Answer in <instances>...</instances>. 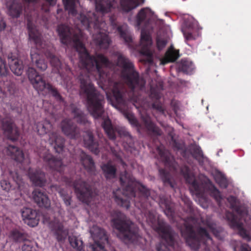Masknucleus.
Here are the masks:
<instances>
[{
	"label": "nucleus",
	"mask_w": 251,
	"mask_h": 251,
	"mask_svg": "<svg viewBox=\"0 0 251 251\" xmlns=\"http://www.w3.org/2000/svg\"><path fill=\"white\" fill-rule=\"evenodd\" d=\"M120 182L123 192L119 189L113 192L115 202L126 209L130 207V201L143 209L147 222L161 236L165 243H160L157 251H171L170 247L175 249L178 246L176 235L172 227L164 222L156 219L154 211L147 209V200L150 196L149 189L137 181L132 174L124 171L120 174Z\"/></svg>",
	"instance_id": "nucleus-1"
},
{
	"label": "nucleus",
	"mask_w": 251,
	"mask_h": 251,
	"mask_svg": "<svg viewBox=\"0 0 251 251\" xmlns=\"http://www.w3.org/2000/svg\"><path fill=\"white\" fill-rule=\"evenodd\" d=\"M65 8L69 14L76 17L81 25V27L89 31L93 28L96 33L93 35V39L96 45L100 49H107L111 40L107 33V25L102 16L99 13L105 14L111 11L113 5L111 0H95L96 12H80L77 14L76 4L78 0H63Z\"/></svg>",
	"instance_id": "nucleus-2"
},
{
	"label": "nucleus",
	"mask_w": 251,
	"mask_h": 251,
	"mask_svg": "<svg viewBox=\"0 0 251 251\" xmlns=\"http://www.w3.org/2000/svg\"><path fill=\"white\" fill-rule=\"evenodd\" d=\"M56 31L62 44L67 45L73 43L74 48L78 53L80 62L83 68L87 70L91 68L95 69L101 82L109 79L107 70L114 67L112 61L102 53L91 55L81 41L80 35L75 32L74 29L68 25H59Z\"/></svg>",
	"instance_id": "nucleus-3"
},
{
	"label": "nucleus",
	"mask_w": 251,
	"mask_h": 251,
	"mask_svg": "<svg viewBox=\"0 0 251 251\" xmlns=\"http://www.w3.org/2000/svg\"><path fill=\"white\" fill-rule=\"evenodd\" d=\"M78 79L80 83V93L86 99V105L88 111L94 118H101L104 112L103 96L92 83L88 72H81Z\"/></svg>",
	"instance_id": "nucleus-4"
},
{
	"label": "nucleus",
	"mask_w": 251,
	"mask_h": 251,
	"mask_svg": "<svg viewBox=\"0 0 251 251\" xmlns=\"http://www.w3.org/2000/svg\"><path fill=\"white\" fill-rule=\"evenodd\" d=\"M151 17V12L148 8H142L136 16V26L138 29L142 27L140 52L145 56V58L143 59V61L149 65H152L153 63V53L151 50L152 42L150 33L146 29L150 27Z\"/></svg>",
	"instance_id": "nucleus-5"
},
{
	"label": "nucleus",
	"mask_w": 251,
	"mask_h": 251,
	"mask_svg": "<svg viewBox=\"0 0 251 251\" xmlns=\"http://www.w3.org/2000/svg\"><path fill=\"white\" fill-rule=\"evenodd\" d=\"M156 150L161 161L166 167L169 168L171 171L175 172H176L177 169L179 168L180 174L184 177L186 182L190 184L191 189L193 190L197 195L203 194L202 184L196 180L194 174L191 172L188 166L184 165L179 167L170 152L164 148L158 147Z\"/></svg>",
	"instance_id": "nucleus-6"
},
{
	"label": "nucleus",
	"mask_w": 251,
	"mask_h": 251,
	"mask_svg": "<svg viewBox=\"0 0 251 251\" xmlns=\"http://www.w3.org/2000/svg\"><path fill=\"white\" fill-rule=\"evenodd\" d=\"M116 65L121 68V77L130 89L132 94L135 90H142L144 87L145 80L140 76L134 64L128 58L117 53Z\"/></svg>",
	"instance_id": "nucleus-7"
},
{
	"label": "nucleus",
	"mask_w": 251,
	"mask_h": 251,
	"mask_svg": "<svg viewBox=\"0 0 251 251\" xmlns=\"http://www.w3.org/2000/svg\"><path fill=\"white\" fill-rule=\"evenodd\" d=\"M112 91L114 99L112 105L123 114L133 126L136 127L139 130L141 126L128 107L126 99L129 100L131 98H126V91L123 84L119 82H114Z\"/></svg>",
	"instance_id": "nucleus-8"
},
{
	"label": "nucleus",
	"mask_w": 251,
	"mask_h": 251,
	"mask_svg": "<svg viewBox=\"0 0 251 251\" xmlns=\"http://www.w3.org/2000/svg\"><path fill=\"white\" fill-rule=\"evenodd\" d=\"M114 228L119 232L118 237L123 242L133 243L137 240L138 229L133 223L123 213L117 212V217L112 220Z\"/></svg>",
	"instance_id": "nucleus-9"
},
{
	"label": "nucleus",
	"mask_w": 251,
	"mask_h": 251,
	"mask_svg": "<svg viewBox=\"0 0 251 251\" xmlns=\"http://www.w3.org/2000/svg\"><path fill=\"white\" fill-rule=\"evenodd\" d=\"M181 233L186 243L195 251L199 250L202 244L205 245V239H211L205 228L200 226L195 228L192 225L187 223L185 224L184 229L181 230Z\"/></svg>",
	"instance_id": "nucleus-10"
},
{
	"label": "nucleus",
	"mask_w": 251,
	"mask_h": 251,
	"mask_svg": "<svg viewBox=\"0 0 251 251\" xmlns=\"http://www.w3.org/2000/svg\"><path fill=\"white\" fill-rule=\"evenodd\" d=\"M28 79L33 88L38 92L47 89L49 92L59 102H64V100L56 88L49 83H46L41 75H39L33 67H29L27 71Z\"/></svg>",
	"instance_id": "nucleus-11"
},
{
	"label": "nucleus",
	"mask_w": 251,
	"mask_h": 251,
	"mask_svg": "<svg viewBox=\"0 0 251 251\" xmlns=\"http://www.w3.org/2000/svg\"><path fill=\"white\" fill-rule=\"evenodd\" d=\"M72 185L78 200L88 204L93 195L91 185L80 177L76 178L73 182Z\"/></svg>",
	"instance_id": "nucleus-12"
},
{
	"label": "nucleus",
	"mask_w": 251,
	"mask_h": 251,
	"mask_svg": "<svg viewBox=\"0 0 251 251\" xmlns=\"http://www.w3.org/2000/svg\"><path fill=\"white\" fill-rule=\"evenodd\" d=\"M45 53L46 57L50 59L54 71L59 74L64 81L69 80L72 75L70 68L66 64L62 63L60 59L50 51H47Z\"/></svg>",
	"instance_id": "nucleus-13"
},
{
	"label": "nucleus",
	"mask_w": 251,
	"mask_h": 251,
	"mask_svg": "<svg viewBox=\"0 0 251 251\" xmlns=\"http://www.w3.org/2000/svg\"><path fill=\"white\" fill-rule=\"evenodd\" d=\"M37 152L39 156L43 159L46 165L50 170L56 171L60 174L62 173L64 167L62 158L54 156L50 152L49 150L46 148L39 149Z\"/></svg>",
	"instance_id": "nucleus-14"
},
{
	"label": "nucleus",
	"mask_w": 251,
	"mask_h": 251,
	"mask_svg": "<svg viewBox=\"0 0 251 251\" xmlns=\"http://www.w3.org/2000/svg\"><path fill=\"white\" fill-rule=\"evenodd\" d=\"M90 232L95 242L90 246L91 251H106L104 245L108 243V237L105 231L97 226H94Z\"/></svg>",
	"instance_id": "nucleus-15"
},
{
	"label": "nucleus",
	"mask_w": 251,
	"mask_h": 251,
	"mask_svg": "<svg viewBox=\"0 0 251 251\" xmlns=\"http://www.w3.org/2000/svg\"><path fill=\"white\" fill-rule=\"evenodd\" d=\"M101 126L108 138L111 140H115L117 134H118L121 137H128L130 140L132 141V137L125 128L113 125L108 118L103 119Z\"/></svg>",
	"instance_id": "nucleus-16"
},
{
	"label": "nucleus",
	"mask_w": 251,
	"mask_h": 251,
	"mask_svg": "<svg viewBox=\"0 0 251 251\" xmlns=\"http://www.w3.org/2000/svg\"><path fill=\"white\" fill-rule=\"evenodd\" d=\"M0 77L3 81L4 91L6 90L9 94L15 92V84L10 80L9 71L5 59L0 57Z\"/></svg>",
	"instance_id": "nucleus-17"
},
{
	"label": "nucleus",
	"mask_w": 251,
	"mask_h": 251,
	"mask_svg": "<svg viewBox=\"0 0 251 251\" xmlns=\"http://www.w3.org/2000/svg\"><path fill=\"white\" fill-rule=\"evenodd\" d=\"M226 217L229 222L230 227L238 230L239 235L248 242L251 241V236L247 230L244 228L243 224L240 222L237 216L231 212H227Z\"/></svg>",
	"instance_id": "nucleus-18"
},
{
	"label": "nucleus",
	"mask_w": 251,
	"mask_h": 251,
	"mask_svg": "<svg viewBox=\"0 0 251 251\" xmlns=\"http://www.w3.org/2000/svg\"><path fill=\"white\" fill-rule=\"evenodd\" d=\"M61 128L63 134L72 139H77L80 137V128L70 119H65L61 123Z\"/></svg>",
	"instance_id": "nucleus-19"
},
{
	"label": "nucleus",
	"mask_w": 251,
	"mask_h": 251,
	"mask_svg": "<svg viewBox=\"0 0 251 251\" xmlns=\"http://www.w3.org/2000/svg\"><path fill=\"white\" fill-rule=\"evenodd\" d=\"M1 123L2 129L7 138L13 141L17 140L20 133L18 128L15 126L13 119L6 116L1 119Z\"/></svg>",
	"instance_id": "nucleus-20"
},
{
	"label": "nucleus",
	"mask_w": 251,
	"mask_h": 251,
	"mask_svg": "<svg viewBox=\"0 0 251 251\" xmlns=\"http://www.w3.org/2000/svg\"><path fill=\"white\" fill-rule=\"evenodd\" d=\"M75 155L79 158L80 163L88 173L92 174L95 172V162L91 156L86 154L80 149L77 150Z\"/></svg>",
	"instance_id": "nucleus-21"
},
{
	"label": "nucleus",
	"mask_w": 251,
	"mask_h": 251,
	"mask_svg": "<svg viewBox=\"0 0 251 251\" xmlns=\"http://www.w3.org/2000/svg\"><path fill=\"white\" fill-rule=\"evenodd\" d=\"M27 27L29 39L34 42L37 49H43L44 47L41 34L36 29L34 25L29 19L27 20Z\"/></svg>",
	"instance_id": "nucleus-22"
},
{
	"label": "nucleus",
	"mask_w": 251,
	"mask_h": 251,
	"mask_svg": "<svg viewBox=\"0 0 251 251\" xmlns=\"http://www.w3.org/2000/svg\"><path fill=\"white\" fill-rule=\"evenodd\" d=\"M22 216L25 223L31 227L36 226L40 220V216L37 211L29 208L23 209Z\"/></svg>",
	"instance_id": "nucleus-23"
},
{
	"label": "nucleus",
	"mask_w": 251,
	"mask_h": 251,
	"mask_svg": "<svg viewBox=\"0 0 251 251\" xmlns=\"http://www.w3.org/2000/svg\"><path fill=\"white\" fill-rule=\"evenodd\" d=\"M83 136V142L85 146L92 152L97 155L100 152L99 145L98 141L95 139L92 131L87 130Z\"/></svg>",
	"instance_id": "nucleus-24"
},
{
	"label": "nucleus",
	"mask_w": 251,
	"mask_h": 251,
	"mask_svg": "<svg viewBox=\"0 0 251 251\" xmlns=\"http://www.w3.org/2000/svg\"><path fill=\"white\" fill-rule=\"evenodd\" d=\"M159 204L163 209L165 214L169 218H173L175 216V204L172 202L171 197L165 195L159 196Z\"/></svg>",
	"instance_id": "nucleus-25"
},
{
	"label": "nucleus",
	"mask_w": 251,
	"mask_h": 251,
	"mask_svg": "<svg viewBox=\"0 0 251 251\" xmlns=\"http://www.w3.org/2000/svg\"><path fill=\"white\" fill-rule=\"evenodd\" d=\"M7 14L13 18H18L23 10V4L19 0H7Z\"/></svg>",
	"instance_id": "nucleus-26"
},
{
	"label": "nucleus",
	"mask_w": 251,
	"mask_h": 251,
	"mask_svg": "<svg viewBox=\"0 0 251 251\" xmlns=\"http://www.w3.org/2000/svg\"><path fill=\"white\" fill-rule=\"evenodd\" d=\"M34 201L40 207L48 208L50 202L45 192L40 189H35L32 192Z\"/></svg>",
	"instance_id": "nucleus-27"
},
{
	"label": "nucleus",
	"mask_w": 251,
	"mask_h": 251,
	"mask_svg": "<svg viewBox=\"0 0 251 251\" xmlns=\"http://www.w3.org/2000/svg\"><path fill=\"white\" fill-rule=\"evenodd\" d=\"M28 176L35 186L43 187L45 185L47 182L46 174L41 170L29 169Z\"/></svg>",
	"instance_id": "nucleus-28"
},
{
	"label": "nucleus",
	"mask_w": 251,
	"mask_h": 251,
	"mask_svg": "<svg viewBox=\"0 0 251 251\" xmlns=\"http://www.w3.org/2000/svg\"><path fill=\"white\" fill-rule=\"evenodd\" d=\"M8 61L11 71L17 75H21L24 70L22 61L11 53L8 55Z\"/></svg>",
	"instance_id": "nucleus-29"
},
{
	"label": "nucleus",
	"mask_w": 251,
	"mask_h": 251,
	"mask_svg": "<svg viewBox=\"0 0 251 251\" xmlns=\"http://www.w3.org/2000/svg\"><path fill=\"white\" fill-rule=\"evenodd\" d=\"M71 113L73 114L74 119H76L78 124L89 126L91 123L88 120L87 115L75 104L70 105Z\"/></svg>",
	"instance_id": "nucleus-30"
},
{
	"label": "nucleus",
	"mask_w": 251,
	"mask_h": 251,
	"mask_svg": "<svg viewBox=\"0 0 251 251\" xmlns=\"http://www.w3.org/2000/svg\"><path fill=\"white\" fill-rule=\"evenodd\" d=\"M142 120L147 130L154 135H161L162 134L161 129L151 121V117L147 114L141 115Z\"/></svg>",
	"instance_id": "nucleus-31"
},
{
	"label": "nucleus",
	"mask_w": 251,
	"mask_h": 251,
	"mask_svg": "<svg viewBox=\"0 0 251 251\" xmlns=\"http://www.w3.org/2000/svg\"><path fill=\"white\" fill-rule=\"evenodd\" d=\"M49 141L50 144H54V149L58 153H62L64 151L65 139L58 135L57 132H52L49 135Z\"/></svg>",
	"instance_id": "nucleus-32"
},
{
	"label": "nucleus",
	"mask_w": 251,
	"mask_h": 251,
	"mask_svg": "<svg viewBox=\"0 0 251 251\" xmlns=\"http://www.w3.org/2000/svg\"><path fill=\"white\" fill-rule=\"evenodd\" d=\"M188 151L200 165L202 166L204 164V160L207 158L204 156L201 148L199 145L196 144H191L189 146Z\"/></svg>",
	"instance_id": "nucleus-33"
},
{
	"label": "nucleus",
	"mask_w": 251,
	"mask_h": 251,
	"mask_svg": "<svg viewBox=\"0 0 251 251\" xmlns=\"http://www.w3.org/2000/svg\"><path fill=\"white\" fill-rule=\"evenodd\" d=\"M9 237L14 242H26L28 235L23 229L15 228L10 231Z\"/></svg>",
	"instance_id": "nucleus-34"
},
{
	"label": "nucleus",
	"mask_w": 251,
	"mask_h": 251,
	"mask_svg": "<svg viewBox=\"0 0 251 251\" xmlns=\"http://www.w3.org/2000/svg\"><path fill=\"white\" fill-rule=\"evenodd\" d=\"M6 153L11 158L18 162H22L24 159V154L22 151L17 147L9 145L6 149Z\"/></svg>",
	"instance_id": "nucleus-35"
},
{
	"label": "nucleus",
	"mask_w": 251,
	"mask_h": 251,
	"mask_svg": "<svg viewBox=\"0 0 251 251\" xmlns=\"http://www.w3.org/2000/svg\"><path fill=\"white\" fill-rule=\"evenodd\" d=\"M179 57V50H175L173 46L172 45L166 51L164 57L161 60V63L162 64L165 65L169 62H174Z\"/></svg>",
	"instance_id": "nucleus-36"
},
{
	"label": "nucleus",
	"mask_w": 251,
	"mask_h": 251,
	"mask_svg": "<svg viewBox=\"0 0 251 251\" xmlns=\"http://www.w3.org/2000/svg\"><path fill=\"white\" fill-rule=\"evenodd\" d=\"M101 169L103 175L107 180L114 179L117 176V168L114 165L108 162L103 164Z\"/></svg>",
	"instance_id": "nucleus-37"
},
{
	"label": "nucleus",
	"mask_w": 251,
	"mask_h": 251,
	"mask_svg": "<svg viewBox=\"0 0 251 251\" xmlns=\"http://www.w3.org/2000/svg\"><path fill=\"white\" fill-rule=\"evenodd\" d=\"M159 173L164 185H169L174 189L176 188V181L169 172L164 169H159Z\"/></svg>",
	"instance_id": "nucleus-38"
},
{
	"label": "nucleus",
	"mask_w": 251,
	"mask_h": 251,
	"mask_svg": "<svg viewBox=\"0 0 251 251\" xmlns=\"http://www.w3.org/2000/svg\"><path fill=\"white\" fill-rule=\"evenodd\" d=\"M31 61L33 64L41 71H45L48 67L47 62L44 59L41 58L40 55L38 53H33V51H31L30 53Z\"/></svg>",
	"instance_id": "nucleus-39"
},
{
	"label": "nucleus",
	"mask_w": 251,
	"mask_h": 251,
	"mask_svg": "<svg viewBox=\"0 0 251 251\" xmlns=\"http://www.w3.org/2000/svg\"><path fill=\"white\" fill-rule=\"evenodd\" d=\"M144 0H121L120 6L125 12H129L138 7L140 3H143Z\"/></svg>",
	"instance_id": "nucleus-40"
},
{
	"label": "nucleus",
	"mask_w": 251,
	"mask_h": 251,
	"mask_svg": "<svg viewBox=\"0 0 251 251\" xmlns=\"http://www.w3.org/2000/svg\"><path fill=\"white\" fill-rule=\"evenodd\" d=\"M51 230L54 231L58 241L64 240L66 236V232L64 230L63 224L59 222H55L51 226Z\"/></svg>",
	"instance_id": "nucleus-41"
},
{
	"label": "nucleus",
	"mask_w": 251,
	"mask_h": 251,
	"mask_svg": "<svg viewBox=\"0 0 251 251\" xmlns=\"http://www.w3.org/2000/svg\"><path fill=\"white\" fill-rule=\"evenodd\" d=\"M36 129L38 133L43 135L49 133L52 129V125L48 120H44L36 124Z\"/></svg>",
	"instance_id": "nucleus-42"
},
{
	"label": "nucleus",
	"mask_w": 251,
	"mask_h": 251,
	"mask_svg": "<svg viewBox=\"0 0 251 251\" xmlns=\"http://www.w3.org/2000/svg\"><path fill=\"white\" fill-rule=\"evenodd\" d=\"M50 187L52 190H54L58 192L66 206L71 205V195L65 189L60 188V186L57 185H52Z\"/></svg>",
	"instance_id": "nucleus-43"
},
{
	"label": "nucleus",
	"mask_w": 251,
	"mask_h": 251,
	"mask_svg": "<svg viewBox=\"0 0 251 251\" xmlns=\"http://www.w3.org/2000/svg\"><path fill=\"white\" fill-rule=\"evenodd\" d=\"M117 31L120 38L123 39L125 43H130L132 42V38L128 32L126 25H123L118 26L117 28Z\"/></svg>",
	"instance_id": "nucleus-44"
},
{
	"label": "nucleus",
	"mask_w": 251,
	"mask_h": 251,
	"mask_svg": "<svg viewBox=\"0 0 251 251\" xmlns=\"http://www.w3.org/2000/svg\"><path fill=\"white\" fill-rule=\"evenodd\" d=\"M210 196L213 198L217 202H219L222 200V197L219 190L213 184H210L207 188Z\"/></svg>",
	"instance_id": "nucleus-45"
},
{
	"label": "nucleus",
	"mask_w": 251,
	"mask_h": 251,
	"mask_svg": "<svg viewBox=\"0 0 251 251\" xmlns=\"http://www.w3.org/2000/svg\"><path fill=\"white\" fill-rule=\"evenodd\" d=\"M69 241L71 246L78 251H81L83 249V242L79 240L75 236H69Z\"/></svg>",
	"instance_id": "nucleus-46"
},
{
	"label": "nucleus",
	"mask_w": 251,
	"mask_h": 251,
	"mask_svg": "<svg viewBox=\"0 0 251 251\" xmlns=\"http://www.w3.org/2000/svg\"><path fill=\"white\" fill-rule=\"evenodd\" d=\"M232 245L233 251H251V247L247 244L234 241Z\"/></svg>",
	"instance_id": "nucleus-47"
},
{
	"label": "nucleus",
	"mask_w": 251,
	"mask_h": 251,
	"mask_svg": "<svg viewBox=\"0 0 251 251\" xmlns=\"http://www.w3.org/2000/svg\"><path fill=\"white\" fill-rule=\"evenodd\" d=\"M215 180L219 186L222 188H226L228 186V181L225 176L221 173L216 175Z\"/></svg>",
	"instance_id": "nucleus-48"
},
{
	"label": "nucleus",
	"mask_w": 251,
	"mask_h": 251,
	"mask_svg": "<svg viewBox=\"0 0 251 251\" xmlns=\"http://www.w3.org/2000/svg\"><path fill=\"white\" fill-rule=\"evenodd\" d=\"M179 69L183 72L189 74L193 71L194 65L191 62L187 60H184L181 61Z\"/></svg>",
	"instance_id": "nucleus-49"
},
{
	"label": "nucleus",
	"mask_w": 251,
	"mask_h": 251,
	"mask_svg": "<svg viewBox=\"0 0 251 251\" xmlns=\"http://www.w3.org/2000/svg\"><path fill=\"white\" fill-rule=\"evenodd\" d=\"M0 186L1 189L6 192L15 189V187L11 184L9 180L7 179H2L0 181Z\"/></svg>",
	"instance_id": "nucleus-50"
},
{
	"label": "nucleus",
	"mask_w": 251,
	"mask_h": 251,
	"mask_svg": "<svg viewBox=\"0 0 251 251\" xmlns=\"http://www.w3.org/2000/svg\"><path fill=\"white\" fill-rule=\"evenodd\" d=\"M10 175L16 183L18 189L21 190L23 184L22 176L17 172H11Z\"/></svg>",
	"instance_id": "nucleus-51"
},
{
	"label": "nucleus",
	"mask_w": 251,
	"mask_h": 251,
	"mask_svg": "<svg viewBox=\"0 0 251 251\" xmlns=\"http://www.w3.org/2000/svg\"><path fill=\"white\" fill-rule=\"evenodd\" d=\"M167 42V39L160 37H157L156 44L157 50H162L166 47Z\"/></svg>",
	"instance_id": "nucleus-52"
},
{
	"label": "nucleus",
	"mask_w": 251,
	"mask_h": 251,
	"mask_svg": "<svg viewBox=\"0 0 251 251\" xmlns=\"http://www.w3.org/2000/svg\"><path fill=\"white\" fill-rule=\"evenodd\" d=\"M231 208L241 217L248 214L247 210L240 205L236 204L232 207Z\"/></svg>",
	"instance_id": "nucleus-53"
},
{
	"label": "nucleus",
	"mask_w": 251,
	"mask_h": 251,
	"mask_svg": "<svg viewBox=\"0 0 251 251\" xmlns=\"http://www.w3.org/2000/svg\"><path fill=\"white\" fill-rule=\"evenodd\" d=\"M173 147L176 150H182L181 155L183 157L186 158L187 156V151L186 149H183V145L181 143L176 142V140L173 141Z\"/></svg>",
	"instance_id": "nucleus-54"
},
{
	"label": "nucleus",
	"mask_w": 251,
	"mask_h": 251,
	"mask_svg": "<svg viewBox=\"0 0 251 251\" xmlns=\"http://www.w3.org/2000/svg\"><path fill=\"white\" fill-rule=\"evenodd\" d=\"M150 97L156 100H159L160 97L159 93L158 91L152 86H151L150 88Z\"/></svg>",
	"instance_id": "nucleus-55"
},
{
	"label": "nucleus",
	"mask_w": 251,
	"mask_h": 251,
	"mask_svg": "<svg viewBox=\"0 0 251 251\" xmlns=\"http://www.w3.org/2000/svg\"><path fill=\"white\" fill-rule=\"evenodd\" d=\"M22 251H33L34 247L32 243L28 241L25 242L22 247Z\"/></svg>",
	"instance_id": "nucleus-56"
},
{
	"label": "nucleus",
	"mask_w": 251,
	"mask_h": 251,
	"mask_svg": "<svg viewBox=\"0 0 251 251\" xmlns=\"http://www.w3.org/2000/svg\"><path fill=\"white\" fill-rule=\"evenodd\" d=\"M183 35L187 41L195 40V37L190 30L183 31Z\"/></svg>",
	"instance_id": "nucleus-57"
},
{
	"label": "nucleus",
	"mask_w": 251,
	"mask_h": 251,
	"mask_svg": "<svg viewBox=\"0 0 251 251\" xmlns=\"http://www.w3.org/2000/svg\"><path fill=\"white\" fill-rule=\"evenodd\" d=\"M152 107L161 113H163L164 112L163 107L161 104L158 101H156L152 104Z\"/></svg>",
	"instance_id": "nucleus-58"
},
{
	"label": "nucleus",
	"mask_w": 251,
	"mask_h": 251,
	"mask_svg": "<svg viewBox=\"0 0 251 251\" xmlns=\"http://www.w3.org/2000/svg\"><path fill=\"white\" fill-rule=\"evenodd\" d=\"M228 202L230 203L231 208L234 205L237 204L236 203V198L233 196H230L227 199Z\"/></svg>",
	"instance_id": "nucleus-59"
},
{
	"label": "nucleus",
	"mask_w": 251,
	"mask_h": 251,
	"mask_svg": "<svg viewBox=\"0 0 251 251\" xmlns=\"http://www.w3.org/2000/svg\"><path fill=\"white\" fill-rule=\"evenodd\" d=\"M6 24L4 21L1 20L0 21V31H2L4 30L6 27Z\"/></svg>",
	"instance_id": "nucleus-60"
},
{
	"label": "nucleus",
	"mask_w": 251,
	"mask_h": 251,
	"mask_svg": "<svg viewBox=\"0 0 251 251\" xmlns=\"http://www.w3.org/2000/svg\"><path fill=\"white\" fill-rule=\"evenodd\" d=\"M41 9L46 13L49 12L50 11L49 6L44 4L42 5Z\"/></svg>",
	"instance_id": "nucleus-61"
},
{
	"label": "nucleus",
	"mask_w": 251,
	"mask_h": 251,
	"mask_svg": "<svg viewBox=\"0 0 251 251\" xmlns=\"http://www.w3.org/2000/svg\"><path fill=\"white\" fill-rule=\"evenodd\" d=\"M50 6H53L56 4L57 0H45Z\"/></svg>",
	"instance_id": "nucleus-62"
},
{
	"label": "nucleus",
	"mask_w": 251,
	"mask_h": 251,
	"mask_svg": "<svg viewBox=\"0 0 251 251\" xmlns=\"http://www.w3.org/2000/svg\"><path fill=\"white\" fill-rule=\"evenodd\" d=\"M185 203H186L188 208L190 210H191L192 202L190 201L187 200L186 201Z\"/></svg>",
	"instance_id": "nucleus-63"
},
{
	"label": "nucleus",
	"mask_w": 251,
	"mask_h": 251,
	"mask_svg": "<svg viewBox=\"0 0 251 251\" xmlns=\"http://www.w3.org/2000/svg\"><path fill=\"white\" fill-rule=\"evenodd\" d=\"M209 228L211 229V230L212 231V232H213V233L216 235V236H217V231H216L215 229L211 227L210 226H209Z\"/></svg>",
	"instance_id": "nucleus-64"
}]
</instances>
